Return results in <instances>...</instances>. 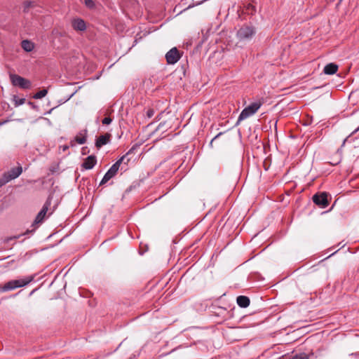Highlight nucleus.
Masks as SVG:
<instances>
[{"mask_svg": "<svg viewBox=\"0 0 359 359\" xmlns=\"http://www.w3.org/2000/svg\"><path fill=\"white\" fill-rule=\"evenodd\" d=\"M164 125V123H160L158 126V128H160L161 127H162Z\"/></svg>", "mask_w": 359, "mask_h": 359, "instance_id": "31", "label": "nucleus"}, {"mask_svg": "<svg viewBox=\"0 0 359 359\" xmlns=\"http://www.w3.org/2000/svg\"><path fill=\"white\" fill-rule=\"evenodd\" d=\"M313 353H300L298 354H295L293 355L290 359H310L311 355H312Z\"/></svg>", "mask_w": 359, "mask_h": 359, "instance_id": "16", "label": "nucleus"}, {"mask_svg": "<svg viewBox=\"0 0 359 359\" xmlns=\"http://www.w3.org/2000/svg\"><path fill=\"white\" fill-rule=\"evenodd\" d=\"M48 93V90L46 89H43L36 94L34 95L33 98L34 99H41L44 97Z\"/></svg>", "mask_w": 359, "mask_h": 359, "instance_id": "17", "label": "nucleus"}, {"mask_svg": "<svg viewBox=\"0 0 359 359\" xmlns=\"http://www.w3.org/2000/svg\"><path fill=\"white\" fill-rule=\"evenodd\" d=\"M15 107H18L25 102V98H18L17 96L13 97Z\"/></svg>", "mask_w": 359, "mask_h": 359, "instance_id": "18", "label": "nucleus"}, {"mask_svg": "<svg viewBox=\"0 0 359 359\" xmlns=\"http://www.w3.org/2000/svg\"><path fill=\"white\" fill-rule=\"evenodd\" d=\"M222 135V133H218L211 141H210V145L212 146L213 142Z\"/></svg>", "mask_w": 359, "mask_h": 359, "instance_id": "27", "label": "nucleus"}, {"mask_svg": "<svg viewBox=\"0 0 359 359\" xmlns=\"http://www.w3.org/2000/svg\"><path fill=\"white\" fill-rule=\"evenodd\" d=\"M87 133H88V130L86 129L81 130L78 133V135L75 137V138H74L75 141L79 144H83L86 143Z\"/></svg>", "mask_w": 359, "mask_h": 359, "instance_id": "14", "label": "nucleus"}, {"mask_svg": "<svg viewBox=\"0 0 359 359\" xmlns=\"http://www.w3.org/2000/svg\"><path fill=\"white\" fill-rule=\"evenodd\" d=\"M111 134L105 133L104 135L98 137L95 141V147L98 149L109 142L111 139Z\"/></svg>", "mask_w": 359, "mask_h": 359, "instance_id": "10", "label": "nucleus"}, {"mask_svg": "<svg viewBox=\"0 0 359 359\" xmlns=\"http://www.w3.org/2000/svg\"><path fill=\"white\" fill-rule=\"evenodd\" d=\"M97 159L95 156H89L86 158H85L82 167L86 170L92 169L96 164Z\"/></svg>", "mask_w": 359, "mask_h": 359, "instance_id": "11", "label": "nucleus"}, {"mask_svg": "<svg viewBox=\"0 0 359 359\" xmlns=\"http://www.w3.org/2000/svg\"><path fill=\"white\" fill-rule=\"evenodd\" d=\"M255 34L253 27L248 25L242 26L237 32V37L241 40L251 39Z\"/></svg>", "mask_w": 359, "mask_h": 359, "instance_id": "4", "label": "nucleus"}, {"mask_svg": "<svg viewBox=\"0 0 359 359\" xmlns=\"http://www.w3.org/2000/svg\"><path fill=\"white\" fill-rule=\"evenodd\" d=\"M68 148H69V147H68V146H64V147H63V150H64V151H65V150H67Z\"/></svg>", "mask_w": 359, "mask_h": 359, "instance_id": "30", "label": "nucleus"}, {"mask_svg": "<svg viewBox=\"0 0 359 359\" xmlns=\"http://www.w3.org/2000/svg\"><path fill=\"white\" fill-rule=\"evenodd\" d=\"M154 114V110L153 109H149L147 111V116L150 118H151Z\"/></svg>", "mask_w": 359, "mask_h": 359, "instance_id": "24", "label": "nucleus"}, {"mask_svg": "<svg viewBox=\"0 0 359 359\" xmlns=\"http://www.w3.org/2000/svg\"><path fill=\"white\" fill-rule=\"evenodd\" d=\"M358 130H359V126H358V127L355 130H353V131L351 133V135H353V134H354V133H356V132H358Z\"/></svg>", "mask_w": 359, "mask_h": 359, "instance_id": "28", "label": "nucleus"}, {"mask_svg": "<svg viewBox=\"0 0 359 359\" xmlns=\"http://www.w3.org/2000/svg\"><path fill=\"white\" fill-rule=\"evenodd\" d=\"M22 172V168L21 166L11 168L7 173L4 174L3 184L17 178Z\"/></svg>", "mask_w": 359, "mask_h": 359, "instance_id": "8", "label": "nucleus"}, {"mask_svg": "<svg viewBox=\"0 0 359 359\" xmlns=\"http://www.w3.org/2000/svg\"><path fill=\"white\" fill-rule=\"evenodd\" d=\"M11 83L13 86L22 89H29L32 86L31 81L17 74L10 76Z\"/></svg>", "mask_w": 359, "mask_h": 359, "instance_id": "5", "label": "nucleus"}, {"mask_svg": "<svg viewBox=\"0 0 359 359\" xmlns=\"http://www.w3.org/2000/svg\"><path fill=\"white\" fill-rule=\"evenodd\" d=\"M8 121H2V122H0V126H2L3 124L7 123Z\"/></svg>", "mask_w": 359, "mask_h": 359, "instance_id": "29", "label": "nucleus"}, {"mask_svg": "<svg viewBox=\"0 0 359 359\" xmlns=\"http://www.w3.org/2000/svg\"><path fill=\"white\" fill-rule=\"evenodd\" d=\"M25 52H31L33 50L34 46H22Z\"/></svg>", "mask_w": 359, "mask_h": 359, "instance_id": "25", "label": "nucleus"}, {"mask_svg": "<svg viewBox=\"0 0 359 359\" xmlns=\"http://www.w3.org/2000/svg\"><path fill=\"white\" fill-rule=\"evenodd\" d=\"M111 121L112 119L110 117H105L102 122L104 125H109L111 123Z\"/></svg>", "mask_w": 359, "mask_h": 359, "instance_id": "23", "label": "nucleus"}, {"mask_svg": "<svg viewBox=\"0 0 359 359\" xmlns=\"http://www.w3.org/2000/svg\"><path fill=\"white\" fill-rule=\"evenodd\" d=\"M261 106L260 102H255L243 109L238 116V123L255 114Z\"/></svg>", "mask_w": 359, "mask_h": 359, "instance_id": "3", "label": "nucleus"}, {"mask_svg": "<svg viewBox=\"0 0 359 359\" xmlns=\"http://www.w3.org/2000/svg\"><path fill=\"white\" fill-rule=\"evenodd\" d=\"M238 305L241 308H246L250 305V299L246 296H238L236 299Z\"/></svg>", "mask_w": 359, "mask_h": 359, "instance_id": "15", "label": "nucleus"}, {"mask_svg": "<svg viewBox=\"0 0 359 359\" xmlns=\"http://www.w3.org/2000/svg\"><path fill=\"white\" fill-rule=\"evenodd\" d=\"M135 149V147H132L126 155L123 156L120 159H118L114 164L111 165V167L109 169V170L105 173L104 175L102 180L100 182V185L105 184L109 180H111L113 177H114L118 169L119 166L121 164L122 162L124 161V160L126 158V156L131 153L133 152Z\"/></svg>", "mask_w": 359, "mask_h": 359, "instance_id": "1", "label": "nucleus"}, {"mask_svg": "<svg viewBox=\"0 0 359 359\" xmlns=\"http://www.w3.org/2000/svg\"><path fill=\"white\" fill-rule=\"evenodd\" d=\"M149 34V32H141V33H138L137 34L136 36H135V43H139L140 42V40L143 38V37H145L147 36V35Z\"/></svg>", "mask_w": 359, "mask_h": 359, "instance_id": "19", "label": "nucleus"}, {"mask_svg": "<svg viewBox=\"0 0 359 359\" xmlns=\"http://www.w3.org/2000/svg\"><path fill=\"white\" fill-rule=\"evenodd\" d=\"M50 205H51V198H50V197H48V199L46 200V203H44L42 209L37 214V215L32 224V226H35V225H37V224L43 222Z\"/></svg>", "mask_w": 359, "mask_h": 359, "instance_id": "6", "label": "nucleus"}, {"mask_svg": "<svg viewBox=\"0 0 359 359\" xmlns=\"http://www.w3.org/2000/svg\"><path fill=\"white\" fill-rule=\"evenodd\" d=\"M338 65L335 63H329L324 67L323 72L327 75H332L338 70Z\"/></svg>", "mask_w": 359, "mask_h": 359, "instance_id": "13", "label": "nucleus"}, {"mask_svg": "<svg viewBox=\"0 0 359 359\" xmlns=\"http://www.w3.org/2000/svg\"><path fill=\"white\" fill-rule=\"evenodd\" d=\"M33 276H29L23 279L13 280L6 283L4 286L0 285V292H6L15 288L24 287L33 280Z\"/></svg>", "mask_w": 359, "mask_h": 359, "instance_id": "2", "label": "nucleus"}, {"mask_svg": "<svg viewBox=\"0 0 359 359\" xmlns=\"http://www.w3.org/2000/svg\"><path fill=\"white\" fill-rule=\"evenodd\" d=\"M86 6L89 8L95 7V3L93 0H84Z\"/></svg>", "mask_w": 359, "mask_h": 359, "instance_id": "21", "label": "nucleus"}, {"mask_svg": "<svg viewBox=\"0 0 359 359\" xmlns=\"http://www.w3.org/2000/svg\"><path fill=\"white\" fill-rule=\"evenodd\" d=\"M181 57L182 53L177 50L176 46H174L165 54L166 61L170 65H174L177 62Z\"/></svg>", "mask_w": 359, "mask_h": 359, "instance_id": "7", "label": "nucleus"}, {"mask_svg": "<svg viewBox=\"0 0 359 359\" xmlns=\"http://www.w3.org/2000/svg\"><path fill=\"white\" fill-rule=\"evenodd\" d=\"M33 6V2L32 1H25L24 3V11L27 12L29 8Z\"/></svg>", "mask_w": 359, "mask_h": 359, "instance_id": "20", "label": "nucleus"}, {"mask_svg": "<svg viewBox=\"0 0 359 359\" xmlns=\"http://www.w3.org/2000/svg\"><path fill=\"white\" fill-rule=\"evenodd\" d=\"M20 45H34V43H31V42L29 40H23L22 41Z\"/></svg>", "mask_w": 359, "mask_h": 359, "instance_id": "26", "label": "nucleus"}, {"mask_svg": "<svg viewBox=\"0 0 359 359\" xmlns=\"http://www.w3.org/2000/svg\"><path fill=\"white\" fill-rule=\"evenodd\" d=\"M72 25L75 30L83 31L86 29V22L81 18L74 19L72 21Z\"/></svg>", "mask_w": 359, "mask_h": 359, "instance_id": "12", "label": "nucleus"}, {"mask_svg": "<svg viewBox=\"0 0 359 359\" xmlns=\"http://www.w3.org/2000/svg\"><path fill=\"white\" fill-rule=\"evenodd\" d=\"M247 10L248 11V12H250L251 14H252L254 12L256 11V9H255V6H253L252 4H249L247 6Z\"/></svg>", "mask_w": 359, "mask_h": 359, "instance_id": "22", "label": "nucleus"}, {"mask_svg": "<svg viewBox=\"0 0 359 359\" xmlns=\"http://www.w3.org/2000/svg\"><path fill=\"white\" fill-rule=\"evenodd\" d=\"M313 201L315 204L321 208H326L329 205L327 194L325 192L315 194L313 196Z\"/></svg>", "mask_w": 359, "mask_h": 359, "instance_id": "9", "label": "nucleus"}]
</instances>
